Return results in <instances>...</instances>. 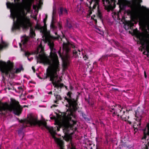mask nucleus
<instances>
[{
    "label": "nucleus",
    "instance_id": "a211bd4d",
    "mask_svg": "<svg viewBox=\"0 0 149 149\" xmlns=\"http://www.w3.org/2000/svg\"><path fill=\"white\" fill-rule=\"evenodd\" d=\"M142 22L143 25L147 26L149 29V16L145 18Z\"/></svg>",
    "mask_w": 149,
    "mask_h": 149
},
{
    "label": "nucleus",
    "instance_id": "20e7f679",
    "mask_svg": "<svg viewBox=\"0 0 149 149\" xmlns=\"http://www.w3.org/2000/svg\"><path fill=\"white\" fill-rule=\"evenodd\" d=\"M10 17L13 19V24L12 27V31L16 30H19L20 27L23 29H28L29 27H31L32 24L30 19L29 17L26 15L21 16L19 19L15 21L16 13L14 10H12L11 9Z\"/></svg>",
    "mask_w": 149,
    "mask_h": 149
},
{
    "label": "nucleus",
    "instance_id": "49530a36",
    "mask_svg": "<svg viewBox=\"0 0 149 149\" xmlns=\"http://www.w3.org/2000/svg\"><path fill=\"white\" fill-rule=\"evenodd\" d=\"M13 90H15L16 92L18 93V89L17 90L15 88H13Z\"/></svg>",
    "mask_w": 149,
    "mask_h": 149
},
{
    "label": "nucleus",
    "instance_id": "72a5a7b5",
    "mask_svg": "<svg viewBox=\"0 0 149 149\" xmlns=\"http://www.w3.org/2000/svg\"><path fill=\"white\" fill-rule=\"evenodd\" d=\"M125 6L123 3H121L119 5L120 9L122 10H124L125 8Z\"/></svg>",
    "mask_w": 149,
    "mask_h": 149
},
{
    "label": "nucleus",
    "instance_id": "a878e982",
    "mask_svg": "<svg viewBox=\"0 0 149 149\" xmlns=\"http://www.w3.org/2000/svg\"><path fill=\"white\" fill-rule=\"evenodd\" d=\"M18 134L19 136L22 138L24 136V133L22 129H20L18 130Z\"/></svg>",
    "mask_w": 149,
    "mask_h": 149
},
{
    "label": "nucleus",
    "instance_id": "0e129e2a",
    "mask_svg": "<svg viewBox=\"0 0 149 149\" xmlns=\"http://www.w3.org/2000/svg\"><path fill=\"white\" fill-rule=\"evenodd\" d=\"M15 149H19L18 148H16Z\"/></svg>",
    "mask_w": 149,
    "mask_h": 149
},
{
    "label": "nucleus",
    "instance_id": "aec40b11",
    "mask_svg": "<svg viewBox=\"0 0 149 149\" xmlns=\"http://www.w3.org/2000/svg\"><path fill=\"white\" fill-rule=\"evenodd\" d=\"M126 24L127 26V29H132L134 26V24L130 21H127L126 22Z\"/></svg>",
    "mask_w": 149,
    "mask_h": 149
},
{
    "label": "nucleus",
    "instance_id": "a18cd8bd",
    "mask_svg": "<svg viewBox=\"0 0 149 149\" xmlns=\"http://www.w3.org/2000/svg\"><path fill=\"white\" fill-rule=\"evenodd\" d=\"M32 70L33 71V72H35V69L34 66H32Z\"/></svg>",
    "mask_w": 149,
    "mask_h": 149
},
{
    "label": "nucleus",
    "instance_id": "09e8293b",
    "mask_svg": "<svg viewBox=\"0 0 149 149\" xmlns=\"http://www.w3.org/2000/svg\"><path fill=\"white\" fill-rule=\"evenodd\" d=\"M73 87L71 85L70 86V88L71 90H72L73 89Z\"/></svg>",
    "mask_w": 149,
    "mask_h": 149
},
{
    "label": "nucleus",
    "instance_id": "603ef678",
    "mask_svg": "<svg viewBox=\"0 0 149 149\" xmlns=\"http://www.w3.org/2000/svg\"><path fill=\"white\" fill-rule=\"evenodd\" d=\"M100 110H104V109L103 108H101L100 109Z\"/></svg>",
    "mask_w": 149,
    "mask_h": 149
},
{
    "label": "nucleus",
    "instance_id": "69168bd1",
    "mask_svg": "<svg viewBox=\"0 0 149 149\" xmlns=\"http://www.w3.org/2000/svg\"><path fill=\"white\" fill-rule=\"evenodd\" d=\"M10 75H8V77H10Z\"/></svg>",
    "mask_w": 149,
    "mask_h": 149
},
{
    "label": "nucleus",
    "instance_id": "c03bdc74",
    "mask_svg": "<svg viewBox=\"0 0 149 149\" xmlns=\"http://www.w3.org/2000/svg\"><path fill=\"white\" fill-rule=\"evenodd\" d=\"M125 29L126 30H128V29H127V26L126 25V23H125Z\"/></svg>",
    "mask_w": 149,
    "mask_h": 149
},
{
    "label": "nucleus",
    "instance_id": "39448f33",
    "mask_svg": "<svg viewBox=\"0 0 149 149\" xmlns=\"http://www.w3.org/2000/svg\"><path fill=\"white\" fill-rule=\"evenodd\" d=\"M3 65L0 64V71L2 73H5V74H19L24 70L22 66L19 68H16L14 67V63L10 60H8L7 62H3Z\"/></svg>",
    "mask_w": 149,
    "mask_h": 149
},
{
    "label": "nucleus",
    "instance_id": "8fccbe9b",
    "mask_svg": "<svg viewBox=\"0 0 149 149\" xmlns=\"http://www.w3.org/2000/svg\"><path fill=\"white\" fill-rule=\"evenodd\" d=\"M33 18L35 20H37V17H33Z\"/></svg>",
    "mask_w": 149,
    "mask_h": 149
},
{
    "label": "nucleus",
    "instance_id": "c85d7f7f",
    "mask_svg": "<svg viewBox=\"0 0 149 149\" xmlns=\"http://www.w3.org/2000/svg\"><path fill=\"white\" fill-rule=\"evenodd\" d=\"M66 26L69 29L72 28V24L70 23L68 19L66 20Z\"/></svg>",
    "mask_w": 149,
    "mask_h": 149
},
{
    "label": "nucleus",
    "instance_id": "de8ad7c7",
    "mask_svg": "<svg viewBox=\"0 0 149 149\" xmlns=\"http://www.w3.org/2000/svg\"><path fill=\"white\" fill-rule=\"evenodd\" d=\"M71 47L72 48H74L75 47V46L73 45H71Z\"/></svg>",
    "mask_w": 149,
    "mask_h": 149
},
{
    "label": "nucleus",
    "instance_id": "f03ea898",
    "mask_svg": "<svg viewBox=\"0 0 149 149\" xmlns=\"http://www.w3.org/2000/svg\"><path fill=\"white\" fill-rule=\"evenodd\" d=\"M24 127L25 126H38L40 127L43 126L47 129L51 135L52 138L54 139L55 142L56 143L58 146L60 148V149H63V141L62 140L55 136V135L56 134V131H59V128L57 127H55L54 128L52 127H50L47 125L46 123L43 122L38 120L37 117L31 114L28 117L27 120H25L24 123Z\"/></svg>",
    "mask_w": 149,
    "mask_h": 149
},
{
    "label": "nucleus",
    "instance_id": "58836bf2",
    "mask_svg": "<svg viewBox=\"0 0 149 149\" xmlns=\"http://www.w3.org/2000/svg\"><path fill=\"white\" fill-rule=\"evenodd\" d=\"M25 55L26 56L28 57L29 56L31 55V54L29 52H26L25 53Z\"/></svg>",
    "mask_w": 149,
    "mask_h": 149
},
{
    "label": "nucleus",
    "instance_id": "f257e3e1",
    "mask_svg": "<svg viewBox=\"0 0 149 149\" xmlns=\"http://www.w3.org/2000/svg\"><path fill=\"white\" fill-rule=\"evenodd\" d=\"M44 36L45 37V40L48 42V44L50 49V56H48L45 54L42 44H40L39 47L41 48V50L40 54L36 57L37 62V63L39 62L40 63H43L44 64L49 65L47 70L46 74H55L52 73L54 71L56 72L58 69V58L56 52V50L54 48V44L53 42L50 40V38L47 34ZM55 74H57L56 73Z\"/></svg>",
    "mask_w": 149,
    "mask_h": 149
},
{
    "label": "nucleus",
    "instance_id": "680f3d73",
    "mask_svg": "<svg viewBox=\"0 0 149 149\" xmlns=\"http://www.w3.org/2000/svg\"><path fill=\"white\" fill-rule=\"evenodd\" d=\"M21 45H21V43H20L19 44V45H20V47H21Z\"/></svg>",
    "mask_w": 149,
    "mask_h": 149
},
{
    "label": "nucleus",
    "instance_id": "4c0bfd02",
    "mask_svg": "<svg viewBox=\"0 0 149 149\" xmlns=\"http://www.w3.org/2000/svg\"><path fill=\"white\" fill-rule=\"evenodd\" d=\"M117 56H118V55L117 54H111L109 55V56H114V57H116Z\"/></svg>",
    "mask_w": 149,
    "mask_h": 149
},
{
    "label": "nucleus",
    "instance_id": "6e6552de",
    "mask_svg": "<svg viewBox=\"0 0 149 149\" xmlns=\"http://www.w3.org/2000/svg\"><path fill=\"white\" fill-rule=\"evenodd\" d=\"M115 0H102L103 6H104L105 9L108 12L115 7Z\"/></svg>",
    "mask_w": 149,
    "mask_h": 149
},
{
    "label": "nucleus",
    "instance_id": "412c9836",
    "mask_svg": "<svg viewBox=\"0 0 149 149\" xmlns=\"http://www.w3.org/2000/svg\"><path fill=\"white\" fill-rule=\"evenodd\" d=\"M63 47L64 49L65 50L67 54H68L70 49V48L69 47L68 45L64 43L63 45Z\"/></svg>",
    "mask_w": 149,
    "mask_h": 149
},
{
    "label": "nucleus",
    "instance_id": "9d476101",
    "mask_svg": "<svg viewBox=\"0 0 149 149\" xmlns=\"http://www.w3.org/2000/svg\"><path fill=\"white\" fill-rule=\"evenodd\" d=\"M58 53L60 57L61 58L62 60V66L63 68V73L62 74H64L63 73V72L68 69V66L69 64V61L68 56H67L65 57H63L61 54V52L60 51L58 52Z\"/></svg>",
    "mask_w": 149,
    "mask_h": 149
},
{
    "label": "nucleus",
    "instance_id": "4d7b16f0",
    "mask_svg": "<svg viewBox=\"0 0 149 149\" xmlns=\"http://www.w3.org/2000/svg\"><path fill=\"white\" fill-rule=\"evenodd\" d=\"M144 76L145 78H147V75H144Z\"/></svg>",
    "mask_w": 149,
    "mask_h": 149
},
{
    "label": "nucleus",
    "instance_id": "7c9ffc66",
    "mask_svg": "<svg viewBox=\"0 0 149 149\" xmlns=\"http://www.w3.org/2000/svg\"><path fill=\"white\" fill-rule=\"evenodd\" d=\"M54 96L56 97V100L55 102V103H56L57 100H61V98L60 95H56L55 93H54Z\"/></svg>",
    "mask_w": 149,
    "mask_h": 149
},
{
    "label": "nucleus",
    "instance_id": "f3484780",
    "mask_svg": "<svg viewBox=\"0 0 149 149\" xmlns=\"http://www.w3.org/2000/svg\"><path fill=\"white\" fill-rule=\"evenodd\" d=\"M56 22V20L54 18V17H52V20L50 26L51 29L53 30H55L57 29V26L55 25V23Z\"/></svg>",
    "mask_w": 149,
    "mask_h": 149
},
{
    "label": "nucleus",
    "instance_id": "a19ab883",
    "mask_svg": "<svg viewBox=\"0 0 149 149\" xmlns=\"http://www.w3.org/2000/svg\"><path fill=\"white\" fill-rule=\"evenodd\" d=\"M91 18L92 19H93L94 20V21L95 22V24H96L97 23V19H94V18H93V17H91Z\"/></svg>",
    "mask_w": 149,
    "mask_h": 149
},
{
    "label": "nucleus",
    "instance_id": "bf43d9fd",
    "mask_svg": "<svg viewBox=\"0 0 149 149\" xmlns=\"http://www.w3.org/2000/svg\"><path fill=\"white\" fill-rule=\"evenodd\" d=\"M147 10L149 12V9H147Z\"/></svg>",
    "mask_w": 149,
    "mask_h": 149
},
{
    "label": "nucleus",
    "instance_id": "e2e57ef3",
    "mask_svg": "<svg viewBox=\"0 0 149 149\" xmlns=\"http://www.w3.org/2000/svg\"><path fill=\"white\" fill-rule=\"evenodd\" d=\"M22 13H24V10H23V11H22Z\"/></svg>",
    "mask_w": 149,
    "mask_h": 149
},
{
    "label": "nucleus",
    "instance_id": "cd10ccee",
    "mask_svg": "<svg viewBox=\"0 0 149 149\" xmlns=\"http://www.w3.org/2000/svg\"><path fill=\"white\" fill-rule=\"evenodd\" d=\"M28 41V39L27 37L24 38L21 40V42L23 45H25L27 43Z\"/></svg>",
    "mask_w": 149,
    "mask_h": 149
},
{
    "label": "nucleus",
    "instance_id": "4468645a",
    "mask_svg": "<svg viewBox=\"0 0 149 149\" xmlns=\"http://www.w3.org/2000/svg\"><path fill=\"white\" fill-rule=\"evenodd\" d=\"M114 107H115V106H114ZM108 111L113 113L112 116L115 117L116 116L117 114L119 113V112H121V110H120L119 109H116V108H113L112 107H110L109 108Z\"/></svg>",
    "mask_w": 149,
    "mask_h": 149
},
{
    "label": "nucleus",
    "instance_id": "473e14b6",
    "mask_svg": "<svg viewBox=\"0 0 149 149\" xmlns=\"http://www.w3.org/2000/svg\"><path fill=\"white\" fill-rule=\"evenodd\" d=\"M56 14V9L53 8V10L52 15V17H54Z\"/></svg>",
    "mask_w": 149,
    "mask_h": 149
},
{
    "label": "nucleus",
    "instance_id": "774afa93",
    "mask_svg": "<svg viewBox=\"0 0 149 149\" xmlns=\"http://www.w3.org/2000/svg\"><path fill=\"white\" fill-rule=\"evenodd\" d=\"M51 88H52V86H51Z\"/></svg>",
    "mask_w": 149,
    "mask_h": 149
},
{
    "label": "nucleus",
    "instance_id": "e433bc0d",
    "mask_svg": "<svg viewBox=\"0 0 149 149\" xmlns=\"http://www.w3.org/2000/svg\"><path fill=\"white\" fill-rule=\"evenodd\" d=\"M57 25L59 30H61V29L62 28V27L61 24L60 22H58L57 23Z\"/></svg>",
    "mask_w": 149,
    "mask_h": 149
},
{
    "label": "nucleus",
    "instance_id": "13d9d810",
    "mask_svg": "<svg viewBox=\"0 0 149 149\" xmlns=\"http://www.w3.org/2000/svg\"><path fill=\"white\" fill-rule=\"evenodd\" d=\"M87 102H88V104H90V102L89 100L87 101Z\"/></svg>",
    "mask_w": 149,
    "mask_h": 149
},
{
    "label": "nucleus",
    "instance_id": "393cba45",
    "mask_svg": "<svg viewBox=\"0 0 149 149\" xmlns=\"http://www.w3.org/2000/svg\"><path fill=\"white\" fill-rule=\"evenodd\" d=\"M73 54L76 57L77 56L79 57V55L80 54V51L79 50H78V51L74 50L73 51Z\"/></svg>",
    "mask_w": 149,
    "mask_h": 149
},
{
    "label": "nucleus",
    "instance_id": "1a4fd4ad",
    "mask_svg": "<svg viewBox=\"0 0 149 149\" xmlns=\"http://www.w3.org/2000/svg\"><path fill=\"white\" fill-rule=\"evenodd\" d=\"M140 44L141 46L139 48V50L142 51L143 49H145L148 53H149V40L147 39L142 38L140 39Z\"/></svg>",
    "mask_w": 149,
    "mask_h": 149
},
{
    "label": "nucleus",
    "instance_id": "b1692460",
    "mask_svg": "<svg viewBox=\"0 0 149 149\" xmlns=\"http://www.w3.org/2000/svg\"><path fill=\"white\" fill-rule=\"evenodd\" d=\"M30 36L32 38L36 36L35 30L31 28L30 29Z\"/></svg>",
    "mask_w": 149,
    "mask_h": 149
},
{
    "label": "nucleus",
    "instance_id": "5fc2aeb1",
    "mask_svg": "<svg viewBox=\"0 0 149 149\" xmlns=\"http://www.w3.org/2000/svg\"><path fill=\"white\" fill-rule=\"evenodd\" d=\"M110 51H113V50H112V48H110Z\"/></svg>",
    "mask_w": 149,
    "mask_h": 149
},
{
    "label": "nucleus",
    "instance_id": "9b49d317",
    "mask_svg": "<svg viewBox=\"0 0 149 149\" xmlns=\"http://www.w3.org/2000/svg\"><path fill=\"white\" fill-rule=\"evenodd\" d=\"M35 29L36 30H40V32L43 35V36L47 34V28L44 26H41L40 25L37 24L35 27Z\"/></svg>",
    "mask_w": 149,
    "mask_h": 149
},
{
    "label": "nucleus",
    "instance_id": "3c124183",
    "mask_svg": "<svg viewBox=\"0 0 149 149\" xmlns=\"http://www.w3.org/2000/svg\"><path fill=\"white\" fill-rule=\"evenodd\" d=\"M115 0V8H114L113 9H111V10H110V11L111 10H113L114 9V8L116 7V0Z\"/></svg>",
    "mask_w": 149,
    "mask_h": 149
},
{
    "label": "nucleus",
    "instance_id": "37998d69",
    "mask_svg": "<svg viewBox=\"0 0 149 149\" xmlns=\"http://www.w3.org/2000/svg\"><path fill=\"white\" fill-rule=\"evenodd\" d=\"M4 75H5V76H7V77H8V75H2L3 79L4 80H6V77H4ZM6 80H7V79H6Z\"/></svg>",
    "mask_w": 149,
    "mask_h": 149
},
{
    "label": "nucleus",
    "instance_id": "ea45409f",
    "mask_svg": "<svg viewBox=\"0 0 149 149\" xmlns=\"http://www.w3.org/2000/svg\"><path fill=\"white\" fill-rule=\"evenodd\" d=\"M83 58H84V60H86L88 58V56L86 55L83 56Z\"/></svg>",
    "mask_w": 149,
    "mask_h": 149
},
{
    "label": "nucleus",
    "instance_id": "2eb2a0df",
    "mask_svg": "<svg viewBox=\"0 0 149 149\" xmlns=\"http://www.w3.org/2000/svg\"><path fill=\"white\" fill-rule=\"evenodd\" d=\"M92 1H94L95 2V3L94 4L92 8L91 6L89 7V11H90V15L92 14L93 10L95 9L96 8L97 6L99 4V0H92Z\"/></svg>",
    "mask_w": 149,
    "mask_h": 149
},
{
    "label": "nucleus",
    "instance_id": "338daca9",
    "mask_svg": "<svg viewBox=\"0 0 149 149\" xmlns=\"http://www.w3.org/2000/svg\"><path fill=\"white\" fill-rule=\"evenodd\" d=\"M93 16H94V17H95V15H94Z\"/></svg>",
    "mask_w": 149,
    "mask_h": 149
},
{
    "label": "nucleus",
    "instance_id": "dca6fc26",
    "mask_svg": "<svg viewBox=\"0 0 149 149\" xmlns=\"http://www.w3.org/2000/svg\"><path fill=\"white\" fill-rule=\"evenodd\" d=\"M58 13L60 17L62 16L63 15H67L68 14L67 10L62 7H60Z\"/></svg>",
    "mask_w": 149,
    "mask_h": 149
},
{
    "label": "nucleus",
    "instance_id": "7ed1b4c3",
    "mask_svg": "<svg viewBox=\"0 0 149 149\" xmlns=\"http://www.w3.org/2000/svg\"><path fill=\"white\" fill-rule=\"evenodd\" d=\"M70 92H68L67 93V97H64L65 100L68 102L70 107L71 109L70 114H68L66 117L64 122V126L65 129L68 131L73 127L74 125L76 123V116L72 111H75L77 109V101L74 98H72Z\"/></svg>",
    "mask_w": 149,
    "mask_h": 149
},
{
    "label": "nucleus",
    "instance_id": "052dcab7",
    "mask_svg": "<svg viewBox=\"0 0 149 149\" xmlns=\"http://www.w3.org/2000/svg\"><path fill=\"white\" fill-rule=\"evenodd\" d=\"M144 74H146V72L145 71L144 72Z\"/></svg>",
    "mask_w": 149,
    "mask_h": 149
},
{
    "label": "nucleus",
    "instance_id": "bb28decb",
    "mask_svg": "<svg viewBox=\"0 0 149 149\" xmlns=\"http://www.w3.org/2000/svg\"><path fill=\"white\" fill-rule=\"evenodd\" d=\"M97 16L102 21H103L102 14L101 12L99 9L98 7Z\"/></svg>",
    "mask_w": 149,
    "mask_h": 149
},
{
    "label": "nucleus",
    "instance_id": "c9c22d12",
    "mask_svg": "<svg viewBox=\"0 0 149 149\" xmlns=\"http://www.w3.org/2000/svg\"><path fill=\"white\" fill-rule=\"evenodd\" d=\"M113 43L115 45L116 47H118L119 46V44L117 42L114 40H113Z\"/></svg>",
    "mask_w": 149,
    "mask_h": 149
},
{
    "label": "nucleus",
    "instance_id": "2f4dec72",
    "mask_svg": "<svg viewBox=\"0 0 149 149\" xmlns=\"http://www.w3.org/2000/svg\"><path fill=\"white\" fill-rule=\"evenodd\" d=\"M47 19V15H46L45 17L43 19V23H44V26L47 28V25L46 24V21Z\"/></svg>",
    "mask_w": 149,
    "mask_h": 149
},
{
    "label": "nucleus",
    "instance_id": "423d86ee",
    "mask_svg": "<svg viewBox=\"0 0 149 149\" xmlns=\"http://www.w3.org/2000/svg\"><path fill=\"white\" fill-rule=\"evenodd\" d=\"M11 103L10 104L6 103L4 104L0 102V114L2 111L6 110L12 111L16 115L19 116L21 113V106L18 102L15 100H11Z\"/></svg>",
    "mask_w": 149,
    "mask_h": 149
},
{
    "label": "nucleus",
    "instance_id": "864d4df0",
    "mask_svg": "<svg viewBox=\"0 0 149 149\" xmlns=\"http://www.w3.org/2000/svg\"><path fill=\"white\" fill-rule=\"evenodd\" d=\"M118 108H121V107L120 106V105H118Z\"/></svg>",
    "mask_w": 149,
    "mask_h": 149
},
{
    "label": "nucleus",
    "instance_id": "ddd939ff",
    "mask_svg": "<svg viewBox=\"0 0 149 149\" xmlns=\"http://www.w3.org/2000/svg\"><path fill=\"white\" fill-rule=\"evenodd\" d=\"M147 136L149 138L147 140L149 143V123L147 124L146 128L143 129V136L142 139H146Z\"/></svg>",
    "mask_w": 149,
    "mask_h": 149
},
{
    "label": "nucleus",
    "instance_id": "c756f323",
    "mask_svg": "<svg viewBox=\"0 0 149 149\" xmlns=\"http://www.w3.org/2000/svg\"><path fill=\"white\" fill-rule=\"evenodd\" d=\"M23 86H21L18 87V93H22L23 91Z\"/></svg>",
    "mask_w": 149,
    "mask_h": 149
},
{
    "label": "nucleus",
    "instance_id": "f704fd0d",
    "mask_svg": "<svg viewBox=\"0 0 149 149\" xmlns=\"http://www.w3.org/2000/svg\"><path fill=\"white\" fill-rule=\"evenodd\" d=\"M127 14L128 15H133V12L130 10H128L127 12Z\"/></svg>",
    "mask_w": 149,
    "mask_h": 149
},
{
    "label": "nucleus",
    "instance_id": "5701e85b",
    "mask_svg": "<svg viewBox=\"0 0 149 149\" xmlns=\"http://www.w3.org/2000/svg\"><path fill=\"white\" fill-rule=\"evenodd\" d=\"M108 55H106L104 56H103L101 58L99 59V61H101L102 62L105 60H107L108 59Z\"/></svg>",
    "mask_w": 149,
    "mask_h": 149
},
{
    "label": "nucleus",
    "instance_id": "79ce46f5",
    "mask_svg": "<svg viewBox=\"0 0 149 149\" xmlns=\"http://www.w3.org/2000/svg\"><path fill=\"white\" fill-rule=\"evenodd\" d=\"M46 92L47 93V94H52V91H50L49 92H48V91H46Z\"/></svg>",
    "mask_w": 149,
    "mask_h": 149
},
{
    "label": "nucleus",
    "instance_id": "4be33fe9",
    "mask_svg": "<svg viewBox=\"0 0 149 149\" xmlns=\"http://www.w3.org/2000/svg\"><path fill=\"white\" fill-rule=\"evenodd\" d=\"M133 6L134 9H136L140 8L141 5L140 3L134 1L133 2Z\"/></svg>",
    "mask_w": 149,
    "mask_h": 149
},
{
    "label": "nucleus",
    "instance_id": "0eeeda50",
    "mask_svg": "<svg viewBox=\"0 0 149 149\" xmlns=\"http://www.w3.org/2000/svg\"><path fill=\"white\" fill-rule=\"evenodd\" d=\"M38 77L40 79H47L50 81H52L53 85L54 87L58 88L63 87L64 85L59 82L62 80L60 77L58 75H37Z\"/></svg>",
    "mask_w": 149,
    "mask_h": 149
},
{
    "label": "nucleus",
    "instance_id": "f8f14e48",
    "mask_svg": "<svg viewBox=\"0 0 149 149\" xmlns=\"http://www.w3.org/2000/svg\"><path fill=\"white\" fill-rule=\"evenodd\" d=\"M20 0H14L15 3H10L9 2H7L6 3L7 7L8 8H13L15 6H18L19 5Z\"/></svg>",
    "mask_w": 149,
    "mask_h": 149
},
{
    "label": "nucleus",
    "instance_id": "6e6d98bb",
    "mask_svg": "<svg viewBox=\"0 0 149 149\" xmlns=\"http://www.w3.org/2000/svg\"><path fill=\"white\" fill-rule=\"evenodd\" d=\"M116 116H118V118L119 117V114H117Z\"/></svg>",
    "mask_w": 149,
    "mask_h": 149
},
{
    "label": "nucleus",
    "instance_id": "6ab92c4d",
    "mask_svg": "<svg viewBox=\"0 0 149 149\" xmlns=\"http://www.w3.org/2000/svg\"><path fill=\"white\" fill-rule=\"evenodd\" d=\"M55 34L56 35H57V36H51L50 35H49L48 36L50 39L54 40H59L60 38H61L60 36L58 35L57 32H55Z\"/></svg>",
    "mask_w": 149,
    "mask_h": 149
}]
</instances>
